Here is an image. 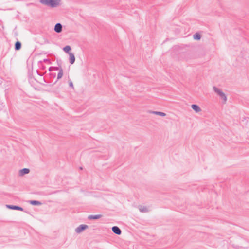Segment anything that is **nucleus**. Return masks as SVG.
<instances>
[{
  "mask_svg": "<svg viewBox=\"0 0 249 249\" xmlns=\"http://www.w3.org/2000/svg\"><path fill=\"white\" fill-rule=\"evenodd\" d=\"M6 207L12 210H19L23 211L24 209L23 208L18 206H15V205H6Z\"/></svg>",
  "mask_w": 249,
  "mask_h": 249,
  "instance_id": "obj_3",
  "label": "nucleus"
},
{
  "mask_svg": "<svg viewBox=\"0 0 249 249\" xmlns=\"http://www.w3.org/2000/svg\"><path fill=\"white\" fill-rule=\"evenodd\" d=\"M88 228V225H84V224H81L75 229V231L77 233H80L81 232H82L84 230H85Z\"/></svg>",
  "mask_w": 249,
  "mask_h": 249,
  "instance_id": "obj_2",
  "label": "nucleus"
},
{
  "mask_svg": "<svg viewBox=\"0 0 249 249\" xmlns=\"http://www.w3.org/2000/svg\"><path fill=\"white\" fill-rule=\"evenodd\" d=\"M71 50V47L70 46L67 45L63 48V50L67 53H70L69 52Z\"/></svg>",
  "mask_w": 249,
  "mask_h": 249,
  "instance_id": "obj_16",
  "label": "nucleus"
},
{
  "mask_svg": "<svg viewBox=\"0 0 249 249\" xmlns=\"http://www.w3.org/2000/svg\"><path fill=\"white\" fill-rule=\"evenodd\" d=\"M112 231L117 235H120L121 234V230L117 226H113L112 228Z\"/></svg>",
  "mask_w": 249,
  "mask_h": 249,
  "instance_id": "obj_6",
  "label": "nucleus"
},
{
  "mask_svg": "<svg viewBox=\"0 0 249 249\" xmlns=\"http://www.w3.org/2000/svg\"><path fill=\"white\" fill-rule=\"evenodd\" d=\"M191 107L196 112H199L201 111L200 107L197 105L193 104L191 105Z\"/></svg>",
  "mask_w": 249,
  "mask_h": 249,
  "instance_id": "obj_7",
  "label": "nucleus"
},
{
  "mask_svg": "<svg viewBox=\"0 0 249 249\" xmlns=\"http://www.w3.org/2000/svg\"><path fill=\"white\" fill-rule=\"evenodd\" d=\"M219 96L221 98V99L222 100V103L223 104H225L227 100V97H226V95L225 94V93L223 92H222V93H221L220 95H219Z\"/></svg>",
  "mask_w": 249,
  "mask_h": 249,
  "instance_id": "obj_12",
  "label": "nucleus"
},
{
  "mask_svg": "<svg viewBox=\"0 0 249 249\" xmlns=\"http://www.w3.org/2000/svg\"><path fill=\"white\" fill-rule=\"evenodd\" d=\"M70 56V62L71 64H73L75 60L74 55L72 53H69Z\"/></svg>",
  "mask_w": 249,
  "mask_h": 249,
  "instance_id": "obj_10",
  "label": "nucleus"
},
{
  "mask_svg": "<svg viewBox=\"0 0 249 249\" xmlns=\"http://www.w3.org/2000/svg\"><path fill=\"white\" fill-rule=\"evenodd\" d=\"M21 43L19 41H17L15 44V49L16 50H19L21 49Z\"/></svg>",
  "mask_w": 249,
  "mask_h": 249,
  "instance_id": "obj_13",
  "label": "nucleus"
},
{
  "mask_svg": "<svg viewBox=\"0 0 249 249\" xmlns=\"http://www.w3.org/2000/svg\"><path fill=\"white\" fill-rule=\"evenodd\" d=\"M150 112L153 114L157 115L162 117L166 116V114L162 112L152 111Z\"/></svg>",
  "mask_w": 249,
  "mask_h": 249,
  "instance_id": "obj_11",
  "label": "nucleus"
},
{
  "mask_svg": "<svg viewBox=\"0 0 249 249\" xmlns=\"http://www.w3.org/2000/svg\"><path fill=\"white\" fill-rule=\"evenodd\" d=\"M213 90L214 91V92L218 95H220L221 93H222V92H223V91L220 89L217 88L215 86H213Z\"/></svg>",
  "mask_w": 249,
  "mask_h": 249,
  "instance_id": "obj_14",
  "label": "nucleus"
},
{
  "mask_svg": "<svg viewBox=\"0 0 249 249\" xmlns=\"http://www.w3.org/2000/svg\"><path fill=\"white\" fill-rule=\"evenodd\" d=\"M53 69V68L50 67V68H49V71H51V69Z\"/></svg>",
  "mask_w": 249,
  "mask_h": 249,
  "instance_id": "obj_20",
  "label": "nucleus"
},
{
  "mask_svg": "<svg viewBox=\"0 0 249 249\" xmlns=\"http://www.w3.org/2000/svg\"><path fill=\"white\" fill-rule=\"evenodd\" d=\"M30 172V170L28 168H23L20 170L19 175L22 176L25 174H28Z\"/></svg>",
  "mask_w": 249,
  "mask_h": 249,
  "instance_id": "obj_8",
  "label": "nucleus"
},
{
  "mask_svg": "<svg viewBox=\"0 0 249 249\" xmlns=\"http://www.w3.org/2000/svg\"><path fill=\"white\" fill-rule=\"evenodd\" d=\"M54 31L57 33H60L62 31V25L58 23H56L54 26Z\"/></svg>",
  "mask_w": 249,
  "mask_h": 249,
  "instance_id": "obj_4",
  "label": "nucleus"
},
{
  "mask_svg": "<svg viewBox=\"0 0 249 249\" xmlns=\"http://www.w3.org/2000/svg\"><path fill=\"white\" fill-rule=\"evenodd\" d=\"M139 209L141 212L142 213H146L148 212V209L147 207L144 206H140L139 208Z\"/></svg>",
  "mask_w": 249,
  "mask_h": 249,
  "instance_id": "obj_15",
  "label": "nucleus"
},
{
  "mask_svg": "<svg viewBox=\"0 0 249 249\" xmlns=\"http://www.w3.org/2000/svg\"><path fill=\"white\" fill-rule=\"evenodd\" d=\"M55 70H58L59 72L57 75V80L61 78L63 75V71L62 68L55 67L53 68Z\"/></svg>",
  "mask_w": 249,
  "mask_h": 249,
  "instance_id": "obj_5",
  "label": "nucleus"
},
{
  "mask_svg": "<svg viewBox=\"0 0 249 249\" xmlns=\"http://www.w3.org/2000/svg\"><path fill=\"white\" fill-rule=\"evenodd\" d=\"M193 37L195 39L199 40L201 38V36L198 33H196L194 35Z\"/></svg>",
  "mask_w": 249,
  "mask_h": 249,
  "instance_id": "obj_17",
  "label": "nucleus"
},
{
  "mask_svg": "<svg viewBox=\"0 0 249 249\" xmlns=\"http://www.w3.org/2000/svg\"><path fill=\"white\" fill-rule=\"evenodd\" d=\"M30 204H32L33 205H40L41 203L36 200H32L30 201Z\"/></svg>",
  "mask_w": 249,
  "mask_h": 249,
  "instance_id": "obj_18",
  "label": "nucleus"
},
{
  "mask_svg": "<svg viewBox=\"0 0 249 249\" xmlns=\"http://www.w3.org/2000/svg\"><path fill=\"white\" fill-rule=\"evenodd\" d=\"M102 215L101 214L98 215H90L88 216L89 219H98L102 217Z\"/></svg>",
  "mask_w": 249,
  "mask_h": 249,
  "instance_id": "obj_9",
  "label": "nucleus"
},
{
  "mask_svg": "<svg viewBox=\"0 0 249 249\" xmlns=\"http://www.w3.org/2000/svg\"><path fill=\"white\" fill-rule=\"evenodd\" d=\"M40 2L51 7H56L60 4V0H40Z\"/></svg>",
  "mask_w": 249,
  "mask_h": 249,
  "instance_id": "obj_1",
  "label": "nucleus"
},
{
  "mask_svg": "<svg viewBox=\"0 0 249 249\" xmlns=\"http://www.w3.org/2000/svg\"><path fill=\"white\" fill-rule=\"evenodd\" d=\"M69 86L71 87L72 89H73V83L70 80L69 81Z\"/></svg>",
  "mask_w": 249,
  "mask_h": 249,
  "instance_id": "obj_19",
  "label": "nucleus"
}]
</instances>
